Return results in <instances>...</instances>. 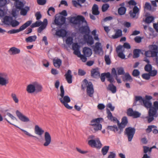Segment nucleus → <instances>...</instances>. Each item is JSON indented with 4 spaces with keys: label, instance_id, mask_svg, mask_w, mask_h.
<instances>
[{
    "label": "nucleus",
    "instance_id": "nucleus-36",
    "mask_svg": "<svg viewBox=\"0 0 158 158\" xmlns=\"http://www.w3.org/2000/svg\"><path fill=\"white\" fill-rule=\"evenodd\" d=\"M128 123V118L126 116H123L122 118L121 123H119L118 124L124 126H126Z\"/></svg>",
    "mask_w": 158,
    "mask_h": 158
},
{
    "label": "nucleus",
    "instance_id": "nucleus-51",
    "mask_svg": "<svg viewBox=\"0 0 158 158\" xmlns=\"http://www.w3.org/2000/svg\"><path fill=\"white\" fill-rule=\"evenodd\" d=\"M105 61L106 65H110L111 63V61L109 55H106L104 56Z\"/></svg>",
    "mask_w": 158,
    "mask_h": 158
},
{
    "label": "nucleus",
    "instance_id": "nucleus-3",
    "mask_svg": "<svg viewBox=\"0 0 158 158\" xmlns=\"http://www.w3.org/2000/svg\"><path fill=\"white\" fill-rule=\"evenodd\" d=\"M82 82L83 83V84H82L81 85L82 89L84 90L85 88L86 87L87 94L90 97H92L94 92L92 83L91 81H89L86 79H84Z\"/></svg>",
    "mask_w": 158,
    "mask_h": 158
},
{
    "label": "nucleus",
    "instance_id": "nucleus-30",
    "mask_svg": "<svg viewBox=\"0 0 158 158\" xmlns=\"http://www.w3.org/2000/svg\"><path fill=\"white\" fill-rule=\"evenodd\" d=\"M8 52H12L11 53H10V55H14L20 53V50L19 49L15 47H12L8 51Z\"/></svg>",
    "mask_w": 158,
    "mask_h": 158
},
{
    "label": "nucleus",
    "instance_id": "nucleus-25",
    "mask_svg": "<svg viewBox=\"0 0 158 158\" xmlns=\"http://www.w3.org/2000/svg\"><path fill=\"white\" fill-rule=\"evenodd\" d=\"M44 132V131L38 125H36L35 127V133L37 135L42 137V135Z\"/></svg>",
    "mask_w": 158,
    "mask_h": 158
},
{
    "label": "nucleus",
    "instance_id": "nucleus-4",
    "mask_svg": "<svg viewBox=\"0 0 158 158\" xmlns=\"http://www.w3.org/2000/svg\"><path fill=\"white\" fill-rule=\"evenodd\" d=\"M60 15L55 16V19L53 22V24L57 26L61 25L62 23L65 22L66 19V17L68 14L66 10H63L60 13Z\"/></svg>",
    "mask_w": 158,
    "mask_h": 158
},
{
    "label": "nucleus",
    "instance_id": "nucleus-34",
    "mask_svg": "<svg viewBox=\"0 0 158 158\" xmlns=\"http://www.w3.org/2000/svg\"><path fill=\"white\" fill-rule=\"evenodd\" d=\"M151 111L156 113L158 114V101H156L153 102Z\"/></svg>",
    "mask_w": 158,
    "mask_h": 158
},
{
    "label": "nucleus",
    "instance_id": "nucleus-48",
    "mask_svg": "<svg viewBox=\"0 0 158 158\" xmlns=\"http://www.w3.org/2000/svg\"><path fill=\"white\" fill-rule=\"evenodd\" d=\"M140 73V72L138 69H134L132 71V75L134 77L139 78Z\"/></svg>",
    "mask_w": 158,
    "mask_h": 158
},
{
    "label": "nucleus",
    "instance_id": "nucleus-61",
    "mask_svg": "<svg viewBox=\"0 0 158 158\" xmlns=\"http://www.w3.org/2000/svg\"><path fill=\"white\" fill-rule=\"evenodd\" d=\"M11 97L13 98L14 101L16 103H18L19 101V99L16 97L15 94L12 93L11 95Z\"/></svg>",
    "mask_w": 158,
    "mask_h": 158
},
{
    "label": "nucleus",
    "instance_id": "nucleus-27",
    "mask_svg": "<svg viewBox=\"0 0 158 158\" xmlns=\"http://www.w3.org/2000/svg\"><path fill=\"white\" fill-rule=\"evenodd\" d=\"M126 7H128L130 8L131 9L133 8L134 7L137 6V3L135 0H130L129 1H126Z\"/></svg>",
    "mask_w": 158,
    "mask_h": 158
},
{
    "label": "nucleus",
    "instance_id": "nucleus-31",
    "mask_svg": "<svg viewBox=\"0 0 158 158\" xmlns=\"http://www.w3.org/2000/svg\"><path fill=\"white\" fill-rule=\"evenodd\" d=\"M25 3V1L22 2L19 0L17 2H15V5L17 9L20 10L21 7H23L24 6Z\"/></svg>",
    "mask_w": 158,
    "mask_h": 158
},
{
    "label": "nucleus",
    "instance_id": "nucleus-37",
    "mask_svg": "<svg viewBox=\"0 0 158 158\" xmlns=\"http://www.w3.org/2000/svg\"><path fill=\"white\" fill-rule=\"evenodd\" d=\"M107 73L109 76L114 77H115L118 76L117 69H116L115 68H113L111 69V73L109 72H107Z\"/></svg>",
    "mask_w": 158,
    "mask_h": 158
},
{
    "label": "nucleus",
    "instance_id": "nucleus-55",
    "mask_svg": "<svg viewBox=\"0 0 158 158\" xmlns=\"http://www.w3.org/2000/svg\"><path fill=\"white\" fill-rule=\"evenodd\" d=\"M114 78V77H112L110 76L108 77L107 81L110 83L109 84L114 85V83L115 82Z\"/></svg>",
    "mask_w": 158,
    "mask_h": 158
},
{
    "label": "nucleus",
    "instance_id": "nucleus-44",
    "mask_svg": "<svg viewBox=\"0 0 158 158\" xmlns=\"http://www.w3.org/2000/svg\"><path fill=\"white\" fill-rule=\"evenodd\" d=\"M10 0H0L1 8H4L10 2Z\"/></svg>",
    "mask_w": 158,
    "mask_h": 158
},
{
    "label": "nucleus",
    "instance_id": "nucleus-56",
    "mask_svg": "<svg viewBox=\"0 0 158 158\" xmlns=\"http://www.w3.org/2000/svg\"><path fill=\"white\" fill-rule=\"evenodd\" d=\"M142 77L143 79H144L148 80L150 79L151 77V76L149 74V73H144L142 74Z\"/></svg>",
    "mask_w": 158,
    "mask_h": 158
},
{
    "label": "nucleus",
    "instance_id": "nucleus-47",
    "mask_svg": "<svg viewBox=\"0 0 158 158\" xmlns=\"http://www.w3.org/2000/svg\"><path fill=\"white\" fill-rule=\"evenodd\" d=\"M110 7V5L107 3L103 4L102 7V10L103 12L106 11Z\"/></svg>",
    "mask_w": 158,
    "mask_h": 158
},
{
    "label": "nucleus",
    "instance_id": "nucleus-50",
    "mask_svg": "<svg viewBox=\"0 0 158 158\" xmlns=\"http://www.w3.org/2000/svg\"><path fill=\"white\" fill-rule=\"evenodd\" d=\"M60 25L58 26V27L56 28H53L52 30V31L55 30L56 34L60 33L62 31V27L60 26Z\"/></svg>",
    "mask_w": 158,
    "mask_h": 158
},
{
    "label": "nucleus",
    "instance_id": "nucleus-12",
    "mask_svg": "<svg viewBox=\"0 0 158 158\" xmlns=\"http://www.w3.org/2000/svg\"><path fill=\"white\" fill-rule=\"evenodd\" d=\"M94 53L99 54L101 51H103L102 43L98 41L96 43L95 46L94 45L92 47Z\"/></svg>",
    "mask_w": 158,
    "mask_h": 158
},
{
    "label": "nucleus",
    "instance_id": "nucleus-43",
    "mask_svg": "<svg viewBox=\"0 0 158 158\" xmlns=\"http://www.w3.org/2000/svg\"><path fill=\"white\" fill-rule=\"evenodd\" d=\"M108 76H109V75L108 74L107 72L102 73L99 77H100L101 81L102 82H104L106 78L108 80Z\"/></svg>",
    "mask_w": 158,
    "mask_h": 158
},
{
    "label": "nucleus",
    "instance_id": "nucleus-46",
    "mask_svg": "<svg viewBox=\"0 0 158 158\" xmlns=\"http://www.w3.org/2000/svg\"><path fill=\"white\" fill-rule=\"evenodd\" d=\"M124 51L123 46L119 45L116 48V51L117 53L123 52Z\"/></svg>",
    "mask_w": 158,
    "mask_h": 158
},
{
    "label": "nucleus",
    "instance_id": "nucleus-54",
    "mask_svg": "<svg viewBox=\"0 0 158 158\" xmlns=\"http://www.w3.org/2000/svg\"><path fill=\"white\" fill-rule=\"evenodd\" d=\"M152 66L150 64H146L144 68L145 71L148 72H150L152 70Z\"/></svg>",
    "mask_w": 158,
    "mask_h": 158
},
{
    "label": "nucleus",
    "instance_id": "nucleus-24",
    "mask_svg": "<svg viewBox=\"0 0 158 158\" xmlns=\"http://www.w3.org/2000/svg\"><path fill=\"white\" fill-rule=\"evenodd\" d=\"M114 31L115 32V33L112 36V39H115L122 36V31L121 29H115Z\"/></svg>",
    "mask_w": 158,
    "mask_h": 158
},
{
    "label": "nucleus",
    "instance_id": "nucleus-28",
    "mask_svg": "<svg viewBox=\"0 0 158 158\" xmlns=\"http://www.w3.org/2000/svg\"><path fill=\"white\" fill-rule=\"evenodd\" d=\"M53 62V65L55 67L59 68L62 65V61L59 58H57L56 59H54Z\"/></svg>",
    "mask_w": 158,
    "mask_h": 158
},
{
    "label": "nucleus",
    "instance_id": "nucleus-6",
    "mask_svg": "<svg viewBox=\"0 0 158 158\" xmlns=\"http://www.w3.org/2000/svg\"><path fill=\"white\" fill-rule=\"evenodd\" d=\"M32 20H28L21 26L19 29H12L9 31H8V33L10 34H14L19 33L24 30L29 26L32 24Z\"/></svg>",
    "mask_w": 158,
    "mask_h": 158
},
{
    "label": "nucleus",
    "instance_id": "nucleus-38",
    "mask_svg": "<svg viewBox=\"0 0 158 158\" xmlns=\"http://www.w3.org/2000/svg\"><path fill=\"white\" fill-rule=\"evenodd\" d=\"M90 125L94 127V129L95 131L94 132L98 130H101L102 129V125L101 124L93 123Z\"/></svg>",
    "mask_w": 158,
    "mask_h": 158
},
{
    "label": "nucleus",
    "instance_id": "nucleus-60",
    "mask_svg": "<svg viewBox=\"0 0 158 158\" xmlns=\"http://www.w3.org/2000/svg\"><path fill=\"white\" fill-rule=\"evenodd\" d=\"M35 16L36 17V19L37 20H40L41 18L42 15L40 11L37 12L35 14Z\"/></svg>",
    "mask_w": 158,
    "mask_h": 158
},
{
    "label": "nucleus",
    "instance_id": "nucleus-57",
    "mask_svg": "<svg viewBox=\"0 0 158 158\" xmlns=\"http://www.w3.org/2000/svg\"><path fill=\"white\" fill-rule=\"evenodd\" d=\"M154 128H157L156 126L154 125H151L148 126V128L146 129V131L148 133H150L152 131V129Z\"/></svg>",
    "mask_w": 158,
    "mask_h": 158
},
{
    "label": "nucleus",
    "instance_id": "nucleus-2",
    "mask_svg": "<svg viewBox=\"0 0 158 158\" xmlns=\"http://www.w3.org/2000/svg\"><path fill=\"white\" fill-rule=\"evenodd\" d=\"M43 89L42 85L36 81L28 85L27 87L26 90L29 94L41 92Z\"/></svg>",
    "mask_w": 158,
    "mask_h": 158
},
{
    "label": "nucleus",
    "instance_id": "nucleus-39",
    "mask_svg": "<svg viewBox=\"0 0 158 158\" xmlns=\"http://www.w3.org/2000/svg\"><path fill=\"white\" fill-rule=\"evenodd\" d=\"M117 71L118 76L120 75H122L123 76L126 73L125 72L124 68L122 67H117Z\"/></svg>",
    "mask_w": 158,
    "mask_h": 158
},
{
    "label": "nucleus",
    "instance_id": "nucleus-23",
    "mask_svg": "<svg viewBox=\"0 0 158 158\" xmlns=\"http://www.w3.org/2000/svg\"><path fill=\"white\" fill-rule=\"evenodd\" d=\"M82 52L87 57H90L92 54V49L88 47H85L83 48Z\"/></svg>",
    "mask_w": 158,
    "mask_h": 158
},
{
    "label": "nucleus",
    "instance_id": "nucleus-63",
    "mask_svg": "<svg viewBox=\"0 0 158 158\" xmlns=\"http://www.w3.org/2000/svg\"><path fill=\"white\" fill-rule=\"evenodd\" d=\"M116 157V154L114 152H110L107 158H115Z\"/></svg>",
    "mask_w": 158,
    "mask_h": 158
},
{
    "label": "nucleus",
    "instance_id": "nucleus-42",
    "mask_svg": "<svg viewBox=\"0 0 158 158\" xmlns=\"http://www.w3.org/2000/svg\"><path fill=\"white\" fill-rule=\"evenodd\" d=\"M110 148L109 146H105L102 148L101 152L103 156H105L108 153Z\"/></svg>",
    "mask_w": 158,
    "mask_h": 158
},
{
    "label": "nucleus",
    "instance_id": "nucleus-41",
    "mask_svg": "<svg viewBox=\"0 0 158 158\" xmlns=\"http://www.w3.org/2000/svg\"><path fill=\"white\" fill-rule=\"evenodd\" d=\"M104 121V119L101 117L98 118L93 119L90 122L91 123H94L100 124L101 123Z\"/></svg>",
    "mask_w": 158,
    "mask_h": 158
},
{
    "label": "nucleus",
    "instance_id": "nucleus-62",
    "mask_svg": "<svg viewBox=\"0 0 158 158\" xmlns=\"http://www.w3.org/2000/svg\"><path fill=\"white\" fill-rule=\"evenodd\" d=\"M106 106L107 108H109L110 109V110L112 111H113L114 110L115 106H112V103L110 102L107 104Z\"/></svg>",
    "mask_w": 158,
    "mask_h": 158
},
{
    "label": "nucleus",
    "instance_id": "nucleus-8",
    "mask_svg": "<svg viewBox=\"0 0 158 158\" xmlns=\"http://www.w3.org/2000/svg\"><path fill=\"white\" fill-rule=\"evenodd\" d=\"M88 143L91 147L98 149H100L102 146V144L98 138L96 139L89 140Z\"/></svg>",
    "mask_w": 158,
    "mask_h": 158
},
{
    "label": "nucleus",
    "instance_id": "nucleus-17",
    "mask_svg": "<svg viewBox=\"0 0 158 158\" xmlns=\"http://www.w3.org/2000/svg\"><path fill=\"white\" fill-rule=\"evenodd\" d=\"M6 75L0 73V85L2 86L6 85L8 83V79Z\"/></svg>",
    "mask_w": 158,
    "mask_h": 158
},
{
    "label": "nucleus",
    "instance_id": "nucleus-45",
    "mask_svg": "<svg viewBox=\"0 0 158 158\" xmlns=\"http://www.w3.org/2000/svg\"><path fill=\"white\" fill-rule=\"evenodd\" d=\"M117 129H116V131L118 132V133L120 134L123 131V129L126 127L119 124L117 125Z\"/></svg>",
    "mask_w": 158,
    "mask_h": 158
},
{
    "label": "nucleus",
    "instance_id": "nucleus-26",
    "mask_svg": "<svg viewBox=\"0 0 158 158\" xmlns=\"http://www.w3.org/2000/svg\"><path fill=\"white\" fill-rule=\"evenodd\" d=\"M48 24V20L47 19L45 18L44 19V24L40 26L37 29V32L39 33H41L42 31L47 27Z\"/></svg>",
    "mask_w": 158,
    "mask_h": 158
},
{
    "label": "nucleus",
    "instance_id": "nucleus-18",
    "mask_svg": "<svg viewBox=\"0 0 158 158\" xmlns=\"http://www.w3.org/2000/svg\"><path fill=\"white\" fill-rule=\"evenodd\" d=\"M148 116L146 117L148 123H150L154 120V118H156L158 116V114H156L152 111H148Z\"/></svg>",
    "mask_w": 158,
    "mask_h": 158
},
{
    "label": "nucleus",
    "instance_id": "nucleus-14",
    "mask_svg": "<svg viewBox=\"0 0 158 158\" xmlns=\"http://www.w3.org/2000/svg\"><path fill=\"white\" fill-rule=\"evenodd\" d=\"M106 113L107 114V117L111 121H113L114 123H117V125L119 123V121L115 117L113 116L112 114L108 108H106Z\"/></svg>",
    "mask_w": 158,
    "mask_h": 158
},
{
    "label": "nucleus",
    "instance_id": "nucleus-59",
    "mask_svg": "<svg viewBox=\"0 0 158 158\" xmlns=\"http://www.w3.org/2000/svg\"><path fill=\"white\" fill-rule=\"evenodd\" d=\"M142 37L138 36L134 38V40L135 42L137 43H139L142 41Z\"/></svg>",
    "mask_w": 158,
    "mask_h": 158
},
{
    "label": "nucleus",
    "instance_id": "nucleus-35",
    "mask_svg": "<svg viewBox=\"0 0 158 158\" xmlns=\"http://www.w3.org/2000/svg\"><path fill=\"white\" fill-rule=\"evenodd\" d=\"M37 38V37L36 35L30 36L26 38L25 41L27 43H31L35 42Z\"/></svg>",
    "mask_w": 158,
    "mask_h": 158
},
{
    "label": "nucleus",
    "instance_id": "nucleus-1",
    "mask_svg": "<svg viewBox=\"0 0 158 158\" xmlns=\"http://www.w3.org/2000/svg\"><path fill=\"white\" fill-rule=\"evenodd\" d=\"M75 16H71L67 18L69 23L75 27L80 28L82 24L87 23L84 17L81 15H77L75 14Z\"/></svg>",
    "mask_w": 158,
    "mask_h": 158
},
{
    "label": "nucleus",
    "instance_id": "nucleus-58",
    "mask_svg": "<svg viewBox=\"0 0 158 158\" xmlns=\"http://www.w3.org/2000/svg\"><path fill=\"white\" fill-rule=\"evenodd\" d=\"M134 111L132 108H129L127 110V115L129 116L132 117Z\"/></svg>",
    "mask_w": 158,
    "mask_h": 158
},
{
    "label": "nucleus",
    "instance_id": "nucleus-29",
    "mask_svg": "<svg viewBox=\"0 0 158 158\" xmlns=\"http://www.w3.org/2000/svg\"><path fill=\"white\" fill-rule=\"evenodd\" d=\"M106 89L110 91L113 94L115 93L117 91V87L114 85L109 84Z\"/></svg>",
    "mask_w": 158,
    "mask_h": 158
},
{
    "label": "nucleus",
    "instance_id": "nucleus-16",
    "mask_svg": "<svg viewBox=\"0 0 158 158\" xmlns=\"http://www.w3.org/2000/svg\"><path fill=\"white\" fill-rule=\"evenodd\" d=\"M44 139L45 142L43 145L44 146L47 147L50 144L51 142V136L48 131H46L44 133Z\"/></svg>",
    "mask_w": 158,
    "mask_h": 158
},
{
    "label": "nucleus",
    "instance_id": "nucleus-13",
    "mask_svg": "<svg viewBox=\"0 0 158 158\" xmlns=\"http://www.w3.org/2000/svg\"><path fill=\"white\" fill-rule=\"evenodd\" d=\"M143 148L144 154L142 158H152L150 155L152 152L150 148L144 146Z\"/></svg>",
    "mask_w": 158,
    "mask_h": 158
},
{
    "label": "nucleus",
    "instance_id": "nucleus-9",
    "mask_svg": "<svg viewBox=\"0 0 158 158\" xmlns=\"http://www.w3.org/2000/svg\"><path fill=\"white\" fill-rule=\"evenodd\" d=\"M152 98V97L150 95H146V99L143 103V106L148 111H151L152 106V103L151 100Z\"/></svg>",
    "mask_w": 158,
    "mask_h": 158
},
{
    "label": "nucleus",
    "instance_id": "nucleus-21",
    "mask_svg": "<svg viewBox=\"0 0 158 158\" xmlns=\"http://www.w3.org/2000/svg\"><path fill=\"white\" fill-rule=\"evenodd\" d=\"M100 73L98 67L93 68L91 71V76L92 77L94 78H97V77H99L100 76Z\"/></svg>",
    "mask_w": 158,
    "mask_h": 158
},
{
    "label": "nucleus",
    "instance_id": "nucleus-22",
    "mask_svg": "<svg viewBox=\"0 0 158 158\" xmlns=\"http://www.w3.org/2000/svg\"><path fill=\"white\" fill-rule=\"evenodd\" d=\"M64 76L65 79L69 84L72 83V78L73 75L72 74V71L70 70H68L65 73Z\"/></svg>",
    "mask_w": 158,
    "mask_h": 158
},
{
    "label": "nucleus",
    "instance_id": "nucleus-53",
    "mask_svg": "<svg viewBox=\"0 0 158 158\" xmlns=\"http://www.w3.org/2000/svg\"><path fill=\"white\" fill-rule=\"evenodd\" d=\"M141 115V113L136 110H134L132 117L134 118L140 117Z\"/></svg>",
    "mask_w": 158,
    "mask_h": 158
},
{
    "label": "nucleus",
    "instance_id": "nucleus-32",
    "mask_svg": "<svg viewBox=\"0 0 158 158\" xmlns=\"http://www.w3.org/2000/svg\"><path fill=\"white\" fill-rule=\"evenodd\" d=\"M9 20L10 21L11 26L13 27L18 26L20 24V23L17 20L15 19H13L12 17H10Z\"/></svg>",
    "mask_w": 158,
    "mask_h": 158
},
{
    "label": "nucleus",
    "instance_id": "nucleus-10",
    "mask_svg": "<svg viewBox=\"0 0 158 158\" xmlns=\"http://www.w3.org/2000/svg\"><path fill=\"white\" fill-rule=\"evenodd\" d=\"M145 19H143V21L146 24L149 25L151 23L154 22L155 17L151 15L148 12H147L145 15Z\"/></svg>",
    "mask_w": 158,
    "mask_h": 158
},
{
    "label": "nucleus",
    "instance_id": "nucleus-15",
    "mask_svg": "<svg viewBox=\"0 0 158 158\" xmlns=\"http://www.w3.org/2000/svg\"><path fill=\"white\" fill-rule=\"evenodd\" d=\"M16 114L19 118L22 121L26 122L30 121V119L26 116L24 115L19 110L16 111Z\"/></svg>",
    "mask_w": 158,
    "mask_h": 158
},
{
    "label": "nucleus",
    "instance_id": "nucleus-5",
    "mask_svg": "<svg viewBox=\"0 0 158 158\" xmlns=\"http://www.w3.org/2000/svg\"><path fill=\"white\" fill-rule=\"evenodd\" d=\"M60 93L59 95L61 96L59 99L60 102L63 105L65 103H68L70 102L71 99L70 98L68 95L64 96V86L62 84H61L60 87Z\"/></svg>",
    "mask_w": 158,
    "mask_h": 158
},
{
    "label": "nucleus",
    "instance_id": "nucleus-49",
    "mask_svg": "<svg viewBox=\"0 0 158 158\" xmlns=\"http://www.w3.org/2000/svg\"><path fill=\"white\" fill-rule=\"evenodd\" d=\"M106 129L115 132L116 129H117V126L116 125H114L113 126H108Z\"/></svg>",
    "mask_w": 158,
    "mask_h": 158
},
{
    "label": "nucleus",
    "instance_id": "nucleus-20",
    "mask_svg": "<svg viewBox=\"0 0 158 158\" xmlns=\"http://www.w3.org/2000/svg\"><path fill=\"white\" fill-rule=\"evenodd\" d=\"M123 81L124 82H132L133 79L131 76L128 72H126L123 76H121Z\"/></svg>",
    "mask_w": 158,
    "mask_h": 158
},
{
    "label": "nucleus",
    "instance_id": "nucleus-19",
    "mask_svg": "<svg viewBox=\"0 0 158 158\" xmlns=\"http://www.w3.org/2000/svg\"><path fill=\"white\" fill-rule=\"evenodd\" d=\"M139 9L137 6L134 7L132 10H131L129 12L130 16L132 18L136 17L137 15H139Z\"/></svg>",
    "mask_w": 158,
    "mask_h": 158
},
{
    "label": "nucleus",
    "instance_id": "nucleus-64",
    "mask_svg": "<svg viewBox=\"0 0 158 158\" xmlns=\"http://www.w3.org/2000/svg\"><path fill=\"white\" fill-rule=\"evenodd\" d=\"M47 2V0H37V2L38 4L40 5H44Z\"/></svg>",
    "mask_w": 158,
    "mask_h": 158
},
{
    "label": "nucleus",
    "instance_id": "nucleus-11",
    "mask_svg": "<svg viewBox=\"0 0 158 158\" xmlns=\"http://www.w3.org/2000/svg\"><path fill=\"white\" fill-rule=\"evenodd\" d=\"M4 119L8 123H9L10 124L12 125H13L15 127H16L17 128H18L19 129H20L26 135L29 136V137H32L35 138V139H37V140H38L40 141H41L40 139H39L38 137H36V136H34L33 135H32L29 132H28L26 131V130H24L23 129H21V128H20L18 126H16V125H15V124H14L12 123H10L9 121H8L7 119L6 118H4Z\"/></svg>",
    "mask_w": 158,
    "mask_h": 158
},
{
    "label": "nucleus",
    "instance_id": "nucleus-33",
    "mask_svg": "<svg viewBox=\"0 0 158 158\" xmlns=\"http://www.w3.org/2000/svg\"><path fill=\"white\" fill-rule=\"evenodd\" d=\"M142 52V50L139 49H135L133 51V57L134 58H137L140 56V54Z\"/></svg>",
    "mask_w": 158,
    "mask_h": 158
},
{
    "label": "nucleus",
    "instance_id": "nucleus-7",
    "mask_svg": "<svg viewBox=\"0 0 158 158\" xmlns=\"http://www.w3.org/2000/svg\"><path fill=\"white\" fill-rule=\"evenodd\" d=\"M136 129L135 127H127L125 130L124 134L127 137L129 142H131L132 140L135 133Z\"/></svg>",
    "mask_w": 158,
    "mask_h": 158
},
{
    "label": "nucleus",
    "instance_id": "nucleus-52",
    "mask_svg": "<svg viewBox=\"0 0 158 158\" xmlns=\"http://www.w3.org/2000/svg\"><path fill=\"white\" fill-rule=\"evenodd\" d=\"M144 7V9H146L150 10H152V5L150 2H146Z\"/></svg>",
    "mask_w": 158,
    "mask_h": 158
},
{
    "label": "nucleus",
    "instance_id": "nucleus-40",
    "mask_svg": "<svg viewBox=\"0 0 158 158\" xmlns=\"http://www.w3.org/2000/svg\"><path fill=\"white\" fill-rule=\"evenodd\" d=\"M127 8H118V14L119 15L122 16L126 14Z\"/></svg>",
    "mask_w": 158,
    "mask_h": 158
}]
</instances>
